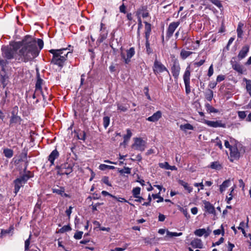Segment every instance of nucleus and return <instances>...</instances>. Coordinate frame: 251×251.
<instances>
[{
  "label": "nucleus",
  "mask_w": 251,
  "mask_h": 251,
  "mask_svg": "<svg viewBox=\"0 0 251 251\" xmlns=\"http://www.w3.org/2000/svg\"><path fill=\"white\" fill-rule=\"evenodd\" d=\"M146 146V142L141 138H135L134 143L132 145V149L135 150L143 151L145 150Z\"/></svg>",
  "instance_id": "7"
},
{
  "label": "nucleus",
  "mask_w": 251,
  "mask_h": 251,
  "mask_svg": "<svg viewBox=\"0 0 251 251\" xmlns=\"http://www.w3.org/2000/svg\"><path fill=\"white\" fill-rule=\"evenodd\" d=\"M230 157L234 159H239L240 156V153L238 151L237 146L233 145L229 149Z\"/></svg>",
  "instance_id": "13"
},
{
  "label": "nucleus",
  "mask_w": 251,
  "mask_h": 251,
  "mask_svg": "<svg viewBox=\"0 0 251 251\" xmlns=\"http://www.w3.org/2000/svg\"><path fill=\"white\" fill-rule=\"evenodd\" d=\"M24 46V43H23V40L20 42H15L12 45V47H11V49L14 50V52L16 53L17 50L20 49Z\"/></svg>",
  "instance_id": "26"
},
{
  "label": "nucleus",
  "mask_w": 251,
  "mask_h": 251,
  "mask_svg": "<svg viewBox=\"0 0 251 251\" xmlns=\"http://www.w3.org/2000/svg\"><path fill=\"white\" fill-rule=\"evenodd\" d=\"M59 156V153L56 149H55L51 151L50 154L48 156V160L50 163V166L54 164L55 159H57Z\"/></svg>",
  "instance_id": "14"
},
{
  "label": "nucleus",
  "mask_w": 251,
  "mask_h": 251,
  "mask_svg": "<svg viewBox=\"0 0 251 251\" xmlns=\"http://www.w3.org/2000/svg\"><path fill=\"white\" fill-rule=\"evenodd\" d=\"M182 234V232L177 233V232H170L169 230L167 231V235L171 237H172L173 236H181Z\"/></svg>",
  "instance_id": "46"
},
{
  "label": "nucleus",
  "mask_w": 251,
  "mask_h": 251,
  "mask_svg": "<svg viewBox=\"0 0 251 251\" xmlns=\"http://www.w3.org/2000/svg\"><path fill=\"white\" fill-rule=\"evenodd\" d=\"M210 232H211V231L209 230V232L207 233L205 229L201 228V229H196L194 233L196 235L200 236V237L202 236L203 235H204L205 237H207L208 236H209Z\"/></svg>",
  "instance_id": "22"
},
{
  "label": "nucleus",
  "mask_w": 251,
  "mask_h": 251,
  "mask_svg": "<svg viewBox=\"0 0 251 251\" xmlns=\"http://www.w3.org/2000/svg\"><path fill=\"white\" fill-rule=\"evenodd\" d=\"M143 25L142 24V20L141 17L138 18V30H137V35L140 36V30L142 28Z\"/></svg>",
  "instance_id": "49"
},
{
  "label": "nucleus",
  "mask_w": 251,
  "mask_h": 251,
  "mask_svg": "<svg viewBox=\"0 0 251 251\" xmlns=\"http://www.w3.org/2000/svg\"><path fill=\"white\" fill-rule=\"evenodd\" d=\"M3 153L6 157L10 158L13 156L14 151L11 149L5 148L3 149Z\"/></svg>",
  "instance_id": "28"
},
{
  "label": "nucleus",
  "mask_w": 251,
  "mask_h": 251,
  "mask_svg": "<svg viewBox=\"0 0 251 251\" xmlns=\"http://www.w3.org/2000/svg\"><path fill=\"white\" fill-rule=\"evenodd\" d=\"M232 68L240 74H243V67L237 62L231 61Z\"/></svg>",
  "instance_id": "21"
},
{
  "label": "nucleus",
  "mask_w": 251,
  "mask_h": 251,
  "mask_svg": "<svg viewBox=\"0 0 251 251\" xmlns=\"http://www.w3.org/2000/svg\"><path fill=\"white\" fill-rule=\"evenodd\" d=\"M55 169L57 170V174L60 176L69 175L73 171V166L68 163H64L61 165H57Z\"/></svg>",
  "instance_id": "3"
},
{
  "label": "nucleus",
  "mask_w": 251,
  "mask_h": 251,
  "mask_svg": "<svg viewBox=\"0 0 251 251\" xmlns=\"http://www.w3.org/2000/svg\"><path fill=\"white\" fill-rule=\"evenodd\" d=\"M190 66H188L187 67L183 75V78L185 87V92L187 95L189 94L191 92V87L190 85Z\"/></svg>",
  "instance_id": "5"
},
{
  "label": "nucleus",
  "mask_w": 251,
  "mask_h": 251,
  "mask_svg": "<svg viewBox=\"0 0 251 251\" xmlns=\"http://www.w3.org/2000/svg\"><path fill=\"white\" fill-rule=\"evenodd\" d=\"M126 131H127L126 134L124 136L125 141L128 140L132 136V133L129 129H127Z\"/></svg>",
  "instance_id": "55"
},
{
  "label": "nucleus",
  "mask_w": 251,
  "mask_h": 251,
  "mask_svg": "<svg viewBox=\"0 0 251 251\" xmlns=\"http://www.w3.org/2000/svg\"><path fill=\"white\" fill-rule=\"evenodd\" d=\"M14 183L15 187L14 193L15 195H17L18 192L19 191L21 187L23 186L24 184L22 182H21V180L17 178L14 181Z\"/></svg>",
  "instance_id": "23"
},
{
  "label": "nucleus",
  "mask_w": 251,
  "mask_h": 251,
  "mask_svg": "<svg viewBox=\"0 0 251 251\" xmlns=\"http://www.w3.org/2000/svg\"><path fill=\"white\" fill-rule=\"evenodd\" d=\"M22 121V119L18 115L11 116L9 121V125L10 126H13L14 124L21 125Z\"/></svg>",
  "instance_id": "19"
},
{
  "label": "nucleus",
  "mask_w": 251,
  "mask_h": 251,
  "mask_svg": "<svg viewBox=\"0 0 251 251\" xmlns=\"http://www.w3.org/2000/svg\"><path fill=\"white\" fill-rule=\"evenodd\" d=\"M18 107L17 106H15L13 108V109L11 112V116H16L18 115Z\"/></svg>",
  "instance_id": "57"
},
{
  "label": "nucleus",
  "mask_w": 251,
  "mask_h": 251,
  "mask_svg": "<svg viewBox=\"0 0 251 251\" xmlns=\"http://www.w3.org/2000/svg\"><path fill=\"white\" fill-rule=\"evenodd\" d=\"M243 25H244L243 24H242L241 23H239L238 25V27L237 28V36L238 38L242 37V35H243V31L242 30V28L243 27Z\"/></svg>",
  "instance_id": "33"
},
{
  "label": "nucleus",
  "mask_w": 251,
  "mask_h": 251,
  "mask_svg": "<svg viewBox=\"0 0 251 251\" xmlns=\"http://www.w3.org/2000/svg\"><path fill=\"white\" fill-rule=\"evenodd\" d=\"M152 197L154 199H158V200L157 201V202H162L164 201L163 198L160 196V193L156 194H152Z\"/></svg>",
  "instance_id": "48"
},
{
  "label": "nucleus",
  "mask_w": 251,
  "mask_h": 251,
  "mask_svg": "<svg viewBox=\"0 0 251 251\" xmlns=\"http://www.w3.org/2000/svg\"><path fill=\"white\" fill-rule=\"evenodd\" d=\"M110 123V118L108 116H105L103 118V125L105 128H106Z\"/></svg>",
  "instance_id": "44"
},
{
  "label": "nucleus",
  "mask_w": 251,
  "mask_h": 251,
  "mask_svg": "<svg viewBox=\"0 0 251 251\" xmlns=\"http://www.w3.org/2000/svg\"><path fill=\"white\" fill-rule=\"evenodd\" d=\"M205 62V59H201L199 61L196 62L194 64L197 67H200L203 65L204 63Z\"/></svg>",
  "instance_id": "63"
},
{
  "label": "nucleus",
  "mask_w": 251,
  "mask_h": 251,
  "mask_svg": "<svg viewBox=\"0 0 251 251\" xmlns=\"http://www.w3.org/2000/svg\"><path fill=\"white\" fill-rule=\"evenodd\" d=\"M99 169L102 171H104L106 169L113 170L115 169V167L105 164H100L99 166Z\"/></svg>",
  "instance_id": "39"
},
{
  "label": "nucleus",
  "mask_w": 251,
  "mask_h": 251,
  "mask_svg": "<svg viewBox=\"0 0 251 251\" xmlns=\"http://www.w3.org/2000/svg\"><path fill=\"white\" fill-rule=\"evenodd\" d=\"M205 97L209 101H211L213 97V92L210 89H208L205 93Z\"/></svg>",
  "instance_id": "34"
},
{
  "label": "nucleus",
  "mask_w": 251,
  "mask_h": 251,
  "mask_svg": "<svg viewBox=\"0 0 251 251\" xmlns=\"http://www.w3.org/2000/svg\"><path fill=\"white\" fill-rule=\"evenodd\" d=\"M78 139L85 141L86 139V133L84 131H80L77 135Z\"/></svg>",
  "instance_id": "42"
},
{
  "label": "nucleus",
  "mask_w": 251,
  "mask_h": 251,
  "mask_svg": "<svg viewBox=\"0 0 251 251\" xmlns=\"http://www.w3.org/2000/svg\"><path fill=\"white\" fill-rule=\"evenodd\" d=\"M7 64L8 61L6 60L0 58V66H1L2 71L5 72V67Z\"/></svg>",
  "instance_id": "40"
},
{
  "label": "nucleus",
  "mask_w": 251,
  "mask_h": 251,
  "mask_svg": "<svg viewBox=\"0 0 251 251\" xmlns=\"http://www.w3.org/2000/svg\"><path fill=\"white\" fill-rule=\"evenodd\" d=\"M83 232L82 231H77L75 233L74 237L77 240L80 239L82 238Z\"/></svg>",
  "instance_id": "56"
},
{
  "label": "nucleus",
  "mask_w": 251,
  "mask_h": 251,
  "mask_svg": "<svg viewBox=\"0 0 251 251\" xmlns=\"http://www.w3.org/2000/svg\"><path fill=\"white\" fill-rule=\"evenodd\" d=\"M190 245L194 248L201 249L203 247V244L201 240L200 239H195L191 242Z\"/></svg>",
  "instance_id": "20"
},
{
  "label": "nucleus",
  "mask_w": 251,
  "mask_h": 251,
  "mask_svg": "<svg viewBox=\"0 0 251 251\" xmlns=\"http://www.w3.org/2000/svg\"><path fill=\"white\" fill-rule=\"evenodd\" d=\"M213 73H214V70H213V65H211L208 69L207 75L209 77H210L213 74Z\"/></svg>",
  "instance_id": "62"
},
{
  "label": "nucleus",
  "mask_w": 251,
  "mask_h": 251,
  "mask_svg": "<svg viewBox=\"0 0 251 251\" xmlns=\"http://www.w3.org/2000/svg\"><path fill=\"white\" fill-rule=\"evenodd\" d=\"M230 182V180L229 179H227L224 181L223 183L220 186V191L221 193H222L224 191H225L229 186V183Z\"/></svg>",
  "instance_id": "27"
},
{
  "label": "nucleus",
  "mask_w": 251,
  "mask_h": 251,
  "mask_svg": "<svg viewBox=\"0 0 251 251\" xmlns=\"http://www.w3.org/2000/svg\"><path fill=\"white\" fill-rule=\"evenodd\" d=\"M209 167L212 169L216 170H220L222 169V166L219 161L212 162L209 166Z\"/></svg>",
  "instance_id": "29"
},
{
  "label": "nucleus",
  "mask_w": 251,
  "mask_h": 251,
  "mask_svg": "<svg viewBox=\"0 0 251 251\" xmlns=\"http://www.w3.org/2000/svg\"><path fill=\"white\" fill-rule=\"evenodd\" d=\"M244 80L246 83V89L250 96H251V80L244 78Z\"/></svg>",
  "instance_id": "36"
},
{
  "label": "nucleus",
  "mask_w": 251,
  "mask_h": 251,
  "mask_svg": "<svg viewBox=\"0 0 251 251\" xmlns=\"http://www.w3.org/2000/svg\"><path fill=\"white\" fill-rule=\"evenodd\" d=\"M136 15L138 18L141 17V15H142V17L144 18L148 17L149 13L148 12L147 6L146 5H141L136 11Z\"/></svg>",
  "instance_id": "12"
},
{
  "label": "nucleus",
  "mask_w": 251,
  "mask_h": 251,
  "mask_svg": "<svg viewBox=\"0 0 251 251\" xmlns=\"http://www.w3.org/2000/svg\"><path fill=\"white\" fill-rule=\"evenodd\" d=\"M144 24L145 25V32L151 33V25L147 22H144Z\"/></svg>",
  "instance_id": "47"
},
{
  "label": "nucleus",
  "mask_w": 251,
  "mask_h": 251,
  "mask_svg": "<svg viewBox=\"0 0 251 251\" xmlns=\"http://www.w3.org/2000/svg\"><path fill=\"white\" fill-rule=\"evenodd\" d=\"M141 188L139 187H136L132 189V193L134 198H138L140 194Z\"/></svg>",
  "instance_id": "35"
},
{
  "label": "nucleus",
  "mask_w": 251,
  "mask_h": 251,
  "mask_svg": "<svg viewBox=\"0 0 251 251\" xmlns=\"http://www.w3.org/2000/svg\"><path fill=\"white\" fill-rule=\"evenodd\" d=\"M162 117V112L160 111H157L154 113L151 116H150L146 119V120L150 122H156L158 121Z\"/></svg>",
  "instance_id": "17"
},
{
  "label": "nucleus",
  "mask_w": 251,
  "mask_h": 251,
  "mask_svg": "<svg viewBox=\"0 0 251 251\" xmlns=\"http://www.w3.org/2000/svg\"><path fill=\"white\" fill-rule=\"evenodd\" d=\"M180 129L186 132L187 130H193L194 126L190 124H186L184 125H181L179 126Z\"/></svg>",
  "instance_id": "32"
},
{
  "label": "nucleus",
  "mask_w": 251,
  "mask_h": 251,
  "mask_svg": "<svg viewBox=\"0 0 251 251\" xmlns=\"http://www.w3.org/2000/svg\"><path fill=\"white\" fill-rule=\"evenodd\" d=\"M152 69L153 73L155 75H157L158 74L162 73L164 71L167 72L170 76V79H171V77L168 70L160 61H159L157 59L154 60Z\"/></svg>",
  "instance_id": "4"
},
{
  "label": "nucleus",
  "mask_w": 251,
  "mask_h": 251,
  "mask_svg": "<svg viewBox=\"0 0 251 251\" xmlns=\"http://www.w3.org/2000/svg\"><path fill=\"white\" fill-rule=\"evenodd\" d=\"M118 171L121 175H123L124 174H130L131 173V168L124 167L123 169L119 170Z\"/></svg>",
  "instance_id": "37"
},
{
  "label": "nucleus",
  "mask_w": 251,
  "mask_h": 251,
  "mask_svg": "<svg viewBox=\"0 0 251 251\" xmlns=\"http://www.w3.org/2000/svg\"><path fill=\"white\" fill-rule=\"evenodd\" d=\"M178 183L182 186L184 188L188 191L189 193H190L193 191L192 187L190 186L189 184L182 180H179Z\"/></svg>",
  "instance_id": "24"
},
{
  "label": "nucleus",
  "mask_w": 251,
  "mask_h": 251,
  "mask_svg": "<svg viewBox=\"0 0 251 251\" xmlns=\"http://www.w3.org/2000/svg\"><path fill=\"white\" fill-rule=\"evenodd\" d=\"M205 106H206L207 111L209 113H217L218 112V110L217 109H215L214 107L212 106L209 103H207L205 105Z\"/></svg>",
  "instance_id": "43"
},
{
  "label": "nucleus",
  "mask_w": 251,
  "mask_h": 251,
  "mask_svg": "<svg viewBox=\"0 0 251 251\" xmlns=\"http://www.w3.org/2000/svg\"><path fill=\"white\" fill-rule=\"evenodd\" d=\"M193 52L190 51H186L184 49H182L180 52V57L184 60L186 59L188 56H189L191 54H192Z\"/></svg>",
  "instance_id": "31"
},
{
  "label": "nucleus",
  "mask_w": 251,
  "mask_h": 251,
  "mask_svg": "<svg viewBox=\"0 0 251 251\" xmlns=\"http://www.w3.org/2000/svg\"><path fill=\"white\" fill-rule=\"evenodd\" d=\"M234 190V188L233 187H231L230 189V192L228 194L229 197L227 196L226 198V203L228 204L230 203V201L232 199V198H233L232 193L233 192Z\"/></svg>",
  "instance_id": "41"
},
{
  "label": "nucleus",
  "mask_w": 251,
  "mask_h": 251,
  "mask_svg": "<svg viewBox=\"0 0 251 251\" xmlns=\"http://www.w3.org/2000/svg\"><path fill=\"white\" fill-rule=\"evenodd\" d=\"M203 123L207 125L208 126L214 128L220 127L225 128L226 127V124L223 123L222 121H212L204 120Z\"/></svg>",
  "instance_id": "10"
},
{
  "label": "nucleus",
  "mask_w": 251,
  "mask_h": 251,
  "mask_svg": "<svg viewBox=\"0 0 251 251\" xmlns=\"http://www.w3.org/2000/svg\"><path fill=\"white\" fill-rule=\"evenodd\" d=\"M180 71V67L178 62L175 60L174 62L173 65L171 67V72L175 78V81L176 83L177 82V79L179 75Z\"/></svg>",
  "instance_id": "9"
},
{
  "label": "nucleus",
  "mask_w": 251,
  "mask_h": 251,
  "mask_svg": "<svg viewBox=\"0 0 251 251\" xmlns=\"http://www.w3.org/2000/svg\"><path fill=\"white\" fill-rule=\"evenodd\" d=\"M204 207L209 213L213 214L215 212L214 206L209 202L206 201L204 203Z\"/></svg>",
  "instance_id": "25"
},
{
  "label": "nucleus",
  "mask_w": 251,
  "mask_h": 251,
  "mask_svg": "<svg viewBox=\"0 0 251 251\" xmlns=\"http://www.w3.org/2000/svg\"><path fill=\"white\" fill-rule=\"evenodd\" d=\"M159 167L165 169L166 170H169L170 165L167 162L164 163H159L158 164Z\"/></svg>",
  "instance_id": "50"
},
{
  "label": "nucleus",
  "mask_w": 251,
  "mask_h": 251,
  "mask_svg": "<svg viewBox=\"0 0 251 251\" xmlns=\"http://www.w3.org/2000/svg\"><path fill=\"white\" fill-rule=\"evenodd\" d=\"M101 194L102 195L104 196H109L110 197L114 198V199H117V197L115 196H113L112 195V194L109 193L108 192L106 191H102L101 192Z\"/></svg>",
  "instance_id": "60"
},
{
  "label": "nucleus",
  "mask_w": 251,
  "mask_h": 251,
  "mask_svg": "<svg viewBox=\"0 0 251 251\" xmlns=\"http://www.w3.org/2000/svg\"><path fill=\"white\" fill-rule=\"evenodd\" d=\"M238 117L241 119H244L246 117V114L245 111H238Z\"/></svg>",
  "instance_id": "58"
},
{
  "label": "nucleus",
  "mask_w": 251,
  "mask_h": 251,
  "mask_svg": "<svg viewBox=\"0 0 251 251\" xmlns=\"http://www.w3.org/2000/svg\"><path fill=\"white\" fill-rule=\"evenodd\" d=\"M127 246V244H126L124 248H116L112 251H124L126 249Z\"/></svg>",
  "instance_id": "64"
},
{
  "label": "nucleus",
  "mask_w": 251,
  "mask_h": 251,
  "mask_svg": "<svg viewBox=\"0 0 251 251\" xmlns=\"http://www.w3.org/2000/svg\"><path fill=\"white\" fill-rule=\"evenodd\" d=\"M43 80L40 77L39 74H37V79L35 84V92H39L42 94L43 99H45V96L43 94L42 90V85L43 84Z\"/></svg>",
  "instance_id": "15"
},
{
  "label": "nucleus",
  "mask_w": 251,
  "mask_h": 251,
  "mask_svg": "<svg viewBox=\"0 0 251 251\" xmlns=\"http://www.w3.org/2000/svg\"><path fill=\"white\" fill-rule=\"evenodd\" d=\"M24 46L17 52V59L19 61L27 62L36 57L39 53V50L36 46L35 38L31 36L26 35L23 39Z\"/></svg>",
  "instance_id": "1"
},
{
  "label": "nucleus",
  "mask_w": 251,
  "mask_h": 251,
  "mask_svg": "<svg viewBox=\"0 0 251 251\" xmlns=\"http://www.w3.org/2000/svg\"><path fill=\"white\" fill-rule=\"evenodd\" d=\"M249 50L250 47L248 45L243 47L237 56L238 59L240 60L244 58L249 52Z\"/></svg>",
  "instance_id": "16"
},
{
  "label": "nucleus",
  "mask_w": 251,
  "mask_h": 251,
  "mask_svg": "<svg viewBox=\"0 0 251 251\" xmlns=\"http://www.w3.org/2000/svg\"><path fill=\"white\" fill-rule=\"evenodd\" d=\"M214 142L215 143V145L218 146L220 149H223V146L221 141L219 139L218 137H217L214 140Z\"/></svg>",
  "instance_id": "51"
},
{
  "label": "nucleus",
  "mask_w": 251,
  "mask_h": 251,
  "mask_svg": "<svg viewBox=\"0 0 251 251\" xmlns=\"http://www.w3.org/2000/svg\"><path fill=\"white\" fill-rule=\"evenodd\" d=\"M26 167H25L24 171L25 174L21 176L20 177L17 178V179H19L20 180H21V182H22L24 184L26 182L29 178L32 177V176L31 175V172L30 171H27L26 172Z\"/></svg>",
  "instance_id": "18"
},
{
  "label": "nucleus",
  "mask_w": 251,
  "mask_h": 251,
  "mask_svg": "<svg viewBox=\"0 0 251 251\" xmlns=\"http://www.w3.org/2000/svg\"><path fill=\"white\" fill-rule=\"evenodd\" d=\"M65 192V189L64 187H61L60 189H53V192L57 194L58 195L63 196V194Z\"/></svg>",
  "instance_id": "45"
},
{
  "label": "nucleus",
  "mask_w": 251,
  "mask_h": 251,
  "mask_svg": "<svg viewBox=\"0 0 251 251\" xmlns=\"http://www.w3.org/2000/svg\"><path fill=\"white\" fill-rule=\"evenodd\" d=\"M179 22H174L170 24L168 27L166 33V37L169 39L171 37L176 28L179 26Z\"/></svg>",
  "instance_id": "11"
},
{
  "label": "nucleus",
  "mask_w": 251,
  "mask_h": 251,
  "mask_svg": "<svg viewBox=\"0 0 251 251\" xmlns=\"http://www.w3.org/2000/svg\"><path fill=\"white\" fill-rule=\"evenodd\" d=\"M67 50V48L50 50L49 52L52 54V58L50 63L53 65H57L60 69H62L64 66L68 55L72 54L71 52Z\"/></svg>",
  "instance_id": "2"
},
{
  "label": "nucleus",
  "mask_w": 251,
  "mask_h": 251,
  "mask_svg": "<svg viewBox=\"0 0 251 251\" xmlns=\"http://www.w3.org/2000/svg\"><path fill=\"white\" fill-rule=\"evenodd\" d=\"M31 236V234H30L28 238L26 239L25 242V251H29Z\"/></svg>",
  "instance_id": "38"
},
{
  "label": "nucleus",
  "mask_w": 251,
  "mask_h": 251,
  "mask_svg": "<svg viewBox=\"0 0 251 251\" xmlns=\"http://www.w3.org/2000/svg\"><path fill=\"white\" fill-rule=\"evenodd\" d=\"M118 109L121 111L125 112L127 110V108L122 104H118Z\"/></svg>",
  "instance_id": "61"
},
{
  "label": "nucleus",
  "mask_w": 251,
  "mask_h": 251,
  "mask_svg": "<svg viewBox=\"0 0 251 251\" xmlns=\"http://www.w3.org/2000/svg\"><path fill=\"white\" fill-rule=\"evenodd\" d=\"M102 182L106 184L109 186H111V184L109 181V177L107 176H104L101 179Z\"/></svg>",
  "instance_id": "53"
},
{
  "label": "nucleus",
  "mask_w": 251,
  "mask_h": 251,
  "mask_svg": "<svg viewBox=\"0 0 251 251\" xmlns=\"http://www.w3.org/2000/svg\"><path fill=\"white\" fill-rule=\"evenodd\" d=\"M71 227L69 225L64 226L61 228L60 229V231L62 233L70 231Z\"/></svg>",
  "instance_id": "52"
},
{
  "label": "nucleus",
  "mask_w": 251,
  "mask_h": 251,
  "mask_svg": "<svg viewBox=\"0 0 251 251\" xmlns=\"http://www.w3.org/2000/svg\"><path fill=\"white\" fill-rule=\"evenodd\" d=\"M1 50L3 56L7 59L10 60L14 58L16 53L11 49V47L4 46L2 47Z\"/></svg>",
  "instance_id": "8"
},
{
  "label": "nucleus",
  "mask_w": 251,
  "mask_h": 251,
  "mask_svg": "<svg viewBox=\"0 0 251 251\" xmlns=\"http://www.w3.org/2000/svg\"><path fill=\"white\" fill-rule=\"evenodd\" d=\"M146 52L148 54L152 52V49L150 48V44L149 41L146 42Z\"/></svg>",
  "instance_id": "54"
},
{
  "label": "nucleus",
  "mask_w": 251,
  "mask_h": 251,
  "mask_svg": "<svg viewBox=\"0 0 251 251\" xmlns=\"http://www.w3.org/2000/svg\"><path fill=\"white\" fill-rule=\"evenodd\" d=\"M37 44L39 48V51L43 48L44 46V42L42 39H38L37 40Z\"/></svg>",
  "instance_id": "59"
},
{
  "label": "nucleus",
  "mask_w": 251,
  "mask_h": 251,
  "mask_svg": "<svg viewBox=\"0 0 251 251\" xmlns=\"http://www.w3.org/2000/svg\"><path fill=\"white\" fill-rule=\"evenodd\" d=\"M126 54L124 52L121 53L122 58L124 60L125 64H128L131 61V58L134 55L135 53V49L134 47H131L129 49L126 50Z\"/></svg>",
  "instance_id": "6"
},
{
  "label": "nucleus",
  "mask_w": 251,
  "mask_h": 251,
  "mask_svg": "<svg viewBox=\"0 0 251 251\" xmlns=\"http://www.w3.org/2000/svg\"><path fill=\"white\" fill-rule=\"evenodd\" d=\"M107 31H106L104 33H101L100 34V36L97 41V44L99 45L100 43L103 42V41L105 40L107 37Z\"/></svg>",
  "instance_id": "30"
}]
</instances>
